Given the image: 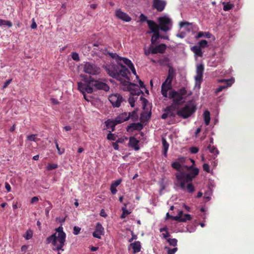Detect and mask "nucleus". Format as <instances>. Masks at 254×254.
<instances>
[{
	"label": "nucleus",
	"instance_id": "obj_34",
	"mask_svg": "<svg viewBox=\"0 0 254 254\" xmlns=\"http://www.w3.org/2000/svg\"><path fill=\"white\" fill-rule=\"evenodd\" d=\"M33 235V231L31 229H29L28 230H27V231L26 232L25 234H24L23 235V237L26 240H28L31 239L32 238Z\"/></svg>",
	"mask_w": 254,
	"mask_h": 254
},
{
	"label": "nucleus",
	"instance_id": "obj_4",
	"mask_svg": "<svg viewBox=\"0 0 254 254\" xmlns=\"http://www.w3.org/2000/svg\"><path fill=\"white\" fill-rule=\"evenodd\" d=\"M196 106L192 103H188L185 106L177 112V115L183 119L190 117L196 111Z\"/></svg>",
	"mask_w": 254,
	"mask_h": 254
},
{
	"label": "nucleus",
	"instance_id": "obj_45",
	"mask_svg": "<svg viewBox=\"0 0 254 254\" xmlns=\"http://www.w3.org/2000/svg\"><path fill=\"white\" fill-rule=\"evenodd\" d=\"M226 83H227V85H221V86H219L218 87V88H217L216 89V93H218V92H221L224 89L226 88V87H227L228 86V80H226L225 81Z\"/></svg>",
	"mask_w": 254,
	"mask_h": 254
},
{
	"label": "nucleus",
	"instance_id": "obj_30",
	"mask_svg": "<svg viewBox=\"0 0 254 254\" xmlns=\"http://www.w3.org/2000/svg\"><path fill=\"white\" fill-rule=\"evenodd\" d=\"M212 36V35L209 33V32H202L200 31L198 33L197 36H196L195 38L196 39H198L201 38L202 37H204L206 38H210Z\"/></svg>",
	"mask_w": 254,
	"mask_h": 254
},
{
	"label": "nucleus",
	"instance_id": "obj_47",
	"mask_svg": "<svg viewBox=\"0 0 254 254\" xmlns=\"http://www.w3.org/2000/svg\"><path fill=\"white\" fill-rule=\"evenodd\" d=\"M151 116V112H146L141 114V117L145 118L146 120H148L150 119Z\"/></svg>",
	"mask_w": 254,
	"mask_h": 254
},
{
	"label": "nucleus",
	"instance_id": "obj_37",
	"mask_svg": "<svg viewBox=\"0 0 254 254\" xmlns=\"http://www.w3.org/2000/svg\"><path fill=\"white\" fill-rule=\"evenodd\" d=\"M209 151L213 153L214 155L216 156L219 153V151L214 146H211V145H209L207 147Z\"/></svg>",
	"mask_w": 254,
	"mask_h": 254
},
{
	"label": "nucleus",
	"instance_id": "obj_58",
	"mask_svg": "<svg viewBox=\"0 0 254 254\" xmlns=\"http://www.w3.org/2000/svg\"><path fill=\"white\" fill-rule=\"evenodd\" d=\"M168 90L161 89V94L164 97H167Z\"/></svg>",
	"mask_w": 254,
	"mask_h": 254
},
{
	"label": "nucleus",
	"instance_id": "obj_12",
	"mask_svg": "<svg viewBox=\"0 0 254 254\" xmlns=\"http://www.w3.org/2000/svg\"><path fill=\"white\" fill-rule=\"evenodd\" d=\"M204 69V65L202 64H199L197 65L196 70V74L195 76V80L196 85H198L199 87H200V84L202 81Z\"/></svg>",
	"mask_w": 254,
	"mask_h": 254
},
{
	"label": "nucleus",
	"instance_id": "obj_38",
	"mask_svg": "<svg viewBox=\"0 0 254 254\" xmlns=\"http://www.w3.org/2000/svg\"><path fill=\"white\" fill-rule=\"evenodd\" d=\"M223 10L224 11H229L234 7V4L230 3L223 2Z\"/></svg>",
	"mask_w": 254,
	"mask_h": 254
},
{
	"label": "nucleus",
	"instance_id": "obj_44",
	"mask_svg": "<svg viewBox=\"0 0 254 254\" xmlns=\"http://www.w3.org/2000/svg\"><path fill=\"white\" fill-rule=\"evenodd\" d=\"M165 249L167 250V254H174L178 250L177 248L170 249L167 247H165Z\"/></svg>",
	"mask_w": 254,
	"mask_h": 254
},
{
	"label": "nucleus",
	"instance_id": "obj_60",
	"mask_svg": "<svg viewBox=\"0 0 254 254\" xmlns=\"http://www.w3.org/2000/svg\"><path fill=\"white\" fill-rule=\"evenodd\" d=\"M121 180H118L114 182V183H113L112 185L117 187L121 184Z\"/></svg>",
	"mask_w": 254,
	"mask_h": 254
},
{
	"label": "nucleus",
	"instance_id": "obj_17",
	"mask_svg": "<svg viewBox=\"0 0 254 254\" xmlns=\"http://www.w3.org/2000/svg\"><path fill=\"white\" fill-rule=\"evenodd\" d=\"M104 233V228L100 223L98 222L95 227V230L93 233V236L96 238L100 239L101 236Z\"/></svg>",
	"mask_w": 254,
	"mask_h": 254
},
{
	"label": "nucleus",
	"instance_id": "obj_40",
	"mask_svg": "<svg viewBox=\"0 0 254 254\" xmlns=\"http://www.w3.org/2000/svg\"><path fill=\"white\" fill-rule=\"evenodd\" d=\"M171 166L175 169L178 171H180L182 165L179 162H173L171 164Z\"/></svg>",
	"mask_w": 254,
	"mask_h": 254
},
{
	"label": "nucleus",
	"instance_id": "obj_35",
	"mask_svg": "<svg viewBox=\"0 0 254 254\" xmlns=\"http://www.w3.org/2000/svg\"><path fill=\"white\" fill-rule=\"evenodd\" d=\"M172 88V83L170 81L165 80L162 83L161 89H166L169 90Z\"/></svg>",
	"mask_w": 254,
	"mask_h": 254
},
{
	"label": "nucleus",
	"instance_id": "obj_15",
	"mask_svg": "<svg viewBox=\"0 0 254 254\" xmlns=\"http://www.w3.org/2000/svg\"><path fill=\"white\" fill-rule=\"evenodd\" d=\"M93 46L96 48H94L95 50H99L102 53L105 55H108L112 58H115V57L117 56V54L116 53H113L112 52H110L108 51L106 47H104L102 45H99L98 44L94 43L93 44Z\"/></svg>",
	"mask_w": 254,
	"mask_h": 254
},
{
	"label": "nucleus",
	"instance_id": "obj_23",
	"mask_svg": "<svg viewBox=\"0 0 254 254\" xmlns=\"http://www.w3.org/2000/svg\"><path fill=\"white\" fill-rule=\"evenodd\" d=\"M138 143L139 141L133 136L130 137L129 139V146L133 148L135 150H138L139 149Z\"/></svg>",
	"mask_w": 254,
	"mask_h": 254
},
{
	"label": "nucleus",
	"instance_id": "obj_56",
	"mask_svg": "<svg viewBox=\"0 0 254 254\" xmlns=\"http://www.w3.org/2000/svg\"><path fill=\"white\" fill-rule=\"evenodd\" d=\"M190 153L192 154H195L198 152V148L194 146L190 147Z\"/></svg>",
	"mask_w": 254,
	"mask_h": 254
},
{
	"label": "nucleus",
	"instance_id": "obj_25",
	"mask_svg": "<svg viewBox=\"0 0 254 254\" xmlns=\"http://www.w3.org/2000/svg\"><path fill=\"white\" fill-rule=\"evenodd\" d=\"M129 119V115H128V113H123L120 114L116 119V122L117 123L121 124L125 121L128 120Z\"/></svg>",
	"mask_w": 254,
	"mask_h": 254
},
{
	"label": "nucleus",
	"instance_id": "obj_27",
	"mask_svg": "<svg viewBox=\"0 0 254 254\" xmlns=\"http://www.w3.org/2000/svg\"><path fill=\"white\" fill-rule=\"evenodd\" d=\"M130 246L133 250V253L136 254L139 252L141 250V243L139 241H135L130 244Z\"/></svg>",
	"mask_w": 254,
	"mask_h": 254
},
{
	"label": "nucleus",
	"instance_id": "obj_51",
	"mask_svg": "<svg viewBox=\"0 0 254 254\" xmlns=\"http://www.w3.org/2000/svg\"><path fill=\"white\" fill-rule=\"evenodd\" d=\"M80 230H81V228L80 227L75 226L73 228V233L75 235H78L79 233Z\"/></svg>",
	"mask_w": 254,
	"mask_h": 254
},
{
	"label": "nucleus",
	"instance_id": "obj_24",
	"mask_svg": "<svg viewBox=\"0 0 254 254\" xmlns=\"http://www.w3.org/2000/svg\"><path fill=\"white\" fill-rule=\"evenodd\" d=\"M105 124L107 129L111 128V131H114L115 130L116 126L119 124V123H117V122H116V119L114 121L108 120L105 122Z\"/></svg>",
	"mask_w": 254,
	"mask_h": 254
},
{
	"label": "nucleus",
	"instance_id": "obj_54",
	"mask_svg": "<svg viewBox=\"0 0 254 254\" xmlns=\"http://www.w3.org/2000/svg\"><path fill=\"white\" fill-rule=\"evenodd\" d=\"M129 68L130 69V70H131L132 73L135 75L136 76V78H138V76L136 75V70H135V69L134 68V66L133 65V64H131L129 67Z\"/></svg>",
	"mask_w": 254,
	"mask_h": 254
},
{
	"label": "nucleus",
	"instance_id": "obj_64",
	"mask_svg": "<svg viewBox=\"0 0 254 254\" xmlns=\"http://www.w3.org/2000/svg\"><path fill=\"white\" fill-rule=\"evenodd\" d=\"M28 249V246L27 245H23L21 248V250L23 252H26Z\"/></svg>",
	"mask_w": 254,
	"mask_h": 254
},
{
	"label": "nucleus",
	"instance_id": "obj_5",
	"mask_svg": "<svg viewBox=\"0 0 254 254\" xmlns=\"http://www.w3.org/2000/svg\"><path fill=\"white\" fill-rule=\"evenodd\" d=\"M147 25L150 31H148V34L153 33L151 37V42L152 45H155L158 42V40L161 38L159 30L156 28V22L153 20H148Z\"/></svg>",
	"mask_w": 254,
	"mask_h": 254
},
{
	"label": "nucleus",
	"instance_id": "obj_22",
	"mask_svg": "<svg viewBox=\"0 0 254 254\" xmlns=\"http://www.w3.org/2000/svg\"><path fill=\"white\" fill-rule=\"evenodd\" d=\"M143 128V125L140 123H131L127 126V131L129 130H140Z\"/></svg>",
	"mask_w": 254,
	"mask_h": 254
},
{
	"label": "nucleus",
	"instance_id": "obj_48",
	"mask_svg": "<svg viewBox=\"0 0 254 254\" xmlns=\"http://www.w3.org/2000/svg\"><path fill=\"white\" fill-rule=\"evenodd\" d=\"M71 58L72 59L76 61H79V57L78 54L76 52H73L71 53Z\"/></svg>",
	"mask_w": 254,
	"mask_h": 254
},
{
	"label": "nucleus",
	"instance_id": "obj_20",
	"mask_svg": "<svg viewBox=\"0 0 254 254\" xmlns=\"http://www.w3.org/2000/svg\"><path fill=\"white\" fill-rule=\"evenodd\" d=\"M187 94V91L185 87H182L178 91L172 90L169 93V98H173L177 95H179L182 97Z\"/></svg>",
	"mask_w": 254,
	"mask_h": 254
},
{
	"label": "nucleus",
	"instance_id": "obj_61",
	"mask_svg": "<svg viewBox=\"0 0 254 254\" xmlns=\"http://www.w3.org/2000/svg\"><path fill=\"white\" fill-rule=\"evenodd\" d=\"M31 28L32 29H34L37 28V24H36V22L35 21L34 18L32 20V23L31 25Z\"/></svg>",
	"mask_w": 254,
	"mask_h": 254
},
{
	"label": "nucleus",
	"instance_id": "obj_31",
	"mask_svg": "<svg viewBox=\"0 0 254 254\" xmlns=\"http://www.w3.org/2000/svg\"><path fill=\"white\" fill-rule=\"evenodd\" d=\"M210 112L207 110L205 111L203 113V117H204V121L205 122V124L206 126H208L210 123Z\"/></svg>",
	"mask_w": 254,
	"mask_h": 254
},
{
	"label": "nucleus",
	"instance_id": "obj_36",
	"mask_svg": "<svg viewBox=\"0 0 254 254\" xmlns=\"http://www.w3.org/2000/svg\"><path fill=\"white\" fill-rule=\"evenodd\" d=\"M128 115H129V119H131L132 121H135L138 119V115L135 111L129 112Z\"/></svg>",
	"mask_w": 254,
	"mask_h": 254
},
{
	"label": "nucleus",
	"instance_id": "obj_55",
	"mask_svg": "<svg viewBox=\"0 0 254 254\" xmlns=\"http://www.w3.org/2000/svg\"><path fill=\"white\" fill-rule=\"evenodd\" d=\"M129 103L131 107L134 106V103L135 102V99L133 97H129L128 99Z\"/></svg>",
	"mask_w": 254,
	"mask_h": 254
},
{
	"label": "nucleus",
	"instance_id": "obj_16",
	"mask_svg": "<svg viewBox=\"0 0 254 254\" xmlns=\"http://www.w3.org/2000/svg\"><path fill=\"white\" fill-rule=\"evenodd\" d=\"M127 88L130 94L132 95L138 96L141 93L143 94V92L140 89L139 86L136 84L129 82Z\"/></svg>",
	"mask_w": 254,
	"mask_h": 254
},
{
	"label": "nucleus",
	"instance_id": "obj_14",
	"mask_svg": "<svg viewBox=\"0 0 254 254\" xmlns=\"http://www.w3.org/2000/svg\"><path fill=\"white\" fill-rule=\"evenodd\" d=\"M167 4V2L164 0H153L152 7L154 9L157 10L158 12L163 11Z\"/></svg>",
	"mask_w": 254,
	"mask_h": 254
},
{
	"label": "nucleus",
	"instance_id": "obj_49",
	"mask_svg": "<svg viewBox=\"0 0 254 254\" xmlns=\"http://www.w3.org/2000/svg\"><path fill=\"white\" fill-rule=\"evenodd\" d=\"M12 80V78H10V79H9L8 80H6L4 82L3 86H2V89H4L6 88L8 86V85L11 82Z\"/></svg>",
	"mask_w": 254,
	"mask_h": 254
},
{
	"label": "nucleus",
	"instance_id": "obj_46",
	"mask_svg": "<svg viewBox=\"0 0 254 254\" xmlns=\"http://www.w3.org/2000/svg\"><path fill=\"white\" fill-rule=\"evenodd\" d=\"M57 167H58L57 164L52 163V164H49L47 166L46 168H47V170L51 171V170H54V169L57 168Z\"/></svg>",
	"mask_w": 254,
	"mask_h": 254
},
{
	"label": "nucleus",
	"instance_id": "obj_42",
	"mask_svg": "<svg viewBox=\"0 0 254 254\" xmlns=\"http://www.w3.org/2000/svg\"><path fill=\"white\" fill-rule=\"evenodd\" d=\"M207 41L205 40H200L198 43V46L200 47V48H204L207 46Z\"/></svg>",
	"mask_w": 254,
	"mask_h": 254
},
{
	"label": "nucleus",
	"instance_id": "obj_26",
	"mask_svg": "<svg viewBox=\"0 0 254 254\" xmlns=\"http://www.w3.org/2000/svg\"><path fill=\"white\" fill-rule=\"evenodd\" d=\"M176 76V71L175 69L171 66H169V68L168 70V76L166 80L170 81L172 83L173 78Z\"/></svg>",
	"mask_w": 254,
	"mask_h": 254
},
{
	"label": "nucleus",
	"instance_id": "obj_1",
	"mask_svg": "<svg viewBox=\"0 0 254 254\" xmlns=\"http://www.w3.org/2000/svg\"><path fill=\"white\" fill-rule=\"evenodd\" d=\"M189 173L185 172H180L176 174V180L175 182V185L180 187L183 190H187L189 193H192L194 192L195 189L191 182L199 173V170L197 168H194L193 165L188 167Z\"/></svg>",
	"mask_w": 254,
	"mask_h": 254
},
{
	"label": "nucleus",
	"instance_id": "obj_28",
	"mask_svg": "<svg viewBox=\"0 0 254 254\" xmlns=\"http://www.w3.org/2000/svg\"><path fill=\"white\" fill-rule=\"evenodd\" d=\"M191 51L195 54V55L198 57H202L203 53L201 49L197 45L194 46L190 48Z\"/></svg>",
	"mask_w": 254,
	"mask_h": 254
},
{
	"label": "nucleus",
	"instance_id": "obj_41",
	"mask_svg": "<svg viewBox=\"0 0 254 254\" xmlns=\"http://www.w3.org/2000/svg\"><path fill=\"white\" fill-rule=\"evenodd\" d=\"M167 241L169 243L170 245L172 246H176L177 244L178 241L176 239H171L168 238L167 239Z\"/></svg>",
	"mask_w": 254,
	"mask_h": 254
},
{
	"label": "nucleus",
	"instance_id": "obj_3",
	"mask_svg": "<svg viewBox=\"0 0 254 254\" xmlns=\"http://www.w3.org/2000/svg\"><path fill=\"white\" fill-rule=\"evenodd\" d=\"M158 24L156 23L155 27L159 30L167 32L172 29L173 22L171 18L165 15L159 17L157 19Z\"/></svg>",
	"mask_w": 254,
	"mask_h": 254
},
{
	"label": "nucleus",
	"instance_id": "obj_18",
	"mask_svg": "<svg viewBox=\"0 0 254 254\" xmlns=\"http://www.w3.org/2000/svg\"><path fill=\"white\" fill-rule=\"evenodd\" d=\"M167 46L164 44H161L156 46L154 48L152 49L151 47L149 48V50H151V53L152 54H156L157 53L163 54L166 50Z\"/></svg>",
	"mask_w": 254,
	"mask_h": 254
},
{
	"label": "nucleus",
	"instance_id": "obj_29",
	"mask_svg": "<svg viewBox=\"0 0 254 254\" xmlns=\"http://www.w3.org/2000/svg\"><path fill=\"white\" fill-rule=\"evenodd\" d=\"M114 59H116L117 60V62H119V61H122L125 64H126L128 67L133 64L131 62L130 60L126 58H123L120 57L119 55H117V56L115 57Z\"/></svg>",
	"mask_w": 254,
	"mask_h": 254
},
{
	"label": "nucleus",
	"instance_id": "obj_63",
	"mask_svg": "<svg viewBox=\"0 0 254 254\" xmlns=\"http://www.w3.org/2000/svg\"><path fill=\"white\" fill-rule=\"evenodd\" d=\"M39 200V198L37 196H34L32 198H31V203H33L35 202H37Z\"/></svg>",
	"mask_w": 254,
	"mask_h": 254
},
{
	"label": "nucleus",
	"instance_id": "obj_8",
	"mask_svg": "<svg viewBox=\"0 0 254 254\" xmlns=\"http://www.w3.org/2000/svg\"><path fill=\"white\" fill-rule=\"evenodd\" d=\"M90 86L91 88L94 90H103L105 91L109 90V86L104 82L98 80L90 79Z\"/></svg>",
	"mask_w": 254,
	"mask_h": 254
},
{
	"label": "nucleus",
	"instance_id": "obj_19",
	"mask_svg": "<svg viewBox=\"0 0 254 254\" xmlns=\"http://www.w3.org/2000/svg\"><path fill=\"white\" fill-rule=\"evenodd\" d=\"M116 17L126 22H129L131 20V17L126 13L123 12L120 9L116 11Z\"/></svg>",
	"mask_w": 254,
	"mask_h": 254
},
{
	"label": "nucleus",
	"instance_id": "obj_50",
	"mask_svg": "<svg viewBox=\"0 0 254 254\" xmlns=\"http://www.w3.org/2000/svg\"><path fill=\"white\" fill-rule=\"evenodd\" d=\"M139 19L141 22L146 21V22L147 23V21L149 20V19H147V16H146L143 14H140V15L139 16Z\"/></svg>",
	"mask_w": 254,
	"mask_h": 254
},
{
	"label": "nucleus",
	"instance_id": "obj_9",
	"mask_svg": "<svg viewBox=\"0 0 254 254\" xmlns=\"http://www.w3.org/2000/svg\"><path fill=\"white\" fill-rule=\"evenodd\" d=\"M166 216L168 218H171L172 220L182 222H186L187 220H190L191 219V216L190 214H186L183 216V211H180L178 215L175 216L170 215L169 213H167Z\"/></svg>",
	"mask_w": 254,
	"mask_h": 254
},
{
	"label": "nucleus",
	"instance_id": "obj_59",
	"mask_svg": "<svg viewBox=\"0 0 254 254\" xmlns=\"http://www.w3.org/2000/svg\"><path fill=\"white\" fill-rule=\"evenodd\" d=\"M5 188L7 192H10L11 191V187L7 182L5 183Z\"/></svg>",
	"mask_w": 254,
	"mask_h": 254
},
{
	"label": "nucleus",
	"instance_id": "obj_52",
	"mask_svg": "<svg viewBox=\"0 0 254 254\" xmlns=\"http://www.w3.org/2000/svg\"><path fill=\"white\" fill-rule=\"evenodd\" d=\"M36 134H31L27 136V139L31 141H35Z\"/></svg>",
	"mask_w": 254,
	"mask_h": 254
},
{
	"label": "nucleus",
	"instance_id": "obj_2",
	"mask_svg": "<svg viewBox=\"0 0 254 254\" xmlns=\"http://www.w3.org/2000/svg\"><path fill=\"white\" fill-rule=\"evenodd\" d=\"M60 222L61 224L58 228L55 229V233L46 239L47 244L52 243L54 246L53 250L58 251V254H61L59 252L60 250L64 251V249H63L64 247V230L62 227L64 218H62Z\"/></svg>",
	"mask_w": 254,
	"mask_h": 254
},
{
	"label": "nucleus",
	"instance_id": "obj_13",
	"mask_svg": "<svg viewBox=\"0 0 254 254\" xmlns=\"http://www.w3.org/2000/svg\"><path fill=\"white\" fill-rule=\"evenodd\" d=\"M78 88L83 94L86 92L88 93H92L93 92V89L90 86V80L86 83H78Z\"/></svg>",
	"mask_w": 254,
	"mask_h": 254
},
{
	"label": "nucleus",
	"instance_id": "obj_32",
	"mask_svg": "<svg viewBox=\"0 0 254 254\" xmlns=\"http://www.w3.org/2000/svg\"><path fill=\"white\" fill-rule=\"evenodd\" d=\"M162 145L163 148L164 155L165 157L167 156V151L169 148V144L167 142L166 140L164 138H162Z\"/></svg>",
	"mask_w": 254,
	"mask_h": 254
},
{
	"label": "nucleus",
	"instance_id": "obj_6",
	"mask_svg": "<svg viewBox=\"0 0 254 254\" xmlns=\"http://www.w3.org/2000/svg\"><path fill=\"white\" fill-rule=\"evenodd\" d=\"M120 63L118 64H107L103 66L104 69L107 74L111 77L119 80V75L118 72L119 71Z\"/></svg>",
	"mask_w": 254,
	"mask_h": 254
},
{
	"label": "nucleus",
	"instance_id": "obj_11",
	"mask_svg": "<svg viewBox=\"0 0 254 254\" xmlns=\"http://www.w3.org/2000/svg\"><path fill=\"white\" fill-rule=\"evenodd\" d=\"M109 100L114 107H119L124 101L123 97L119 94H112L109 96Z\"/></svg>",
	"mask_w": 254,
	"mask_h": 254
},
{
	"label": "nucleus",
	"instance_id": "obj_53",
	"mask_svg": "<svg viewBox=\"0 0 254 254\" xmlns=\"http://www.w3.org/2000/svg\"><path fill=\"white\" fill-rule=\"evenodd\" d=\"M203 169L207 173L210 172L209 165L207 163H204L203 165Z\"/></svg>",
	"mask_w": 254,
	"mask_h": 254
},
{
	"label": "nucleus",
	"instance_id": "obj_57",
	"mask_svg": "<svg viewBox=\"0 0 254 254\" xmlns=\"http://www.w3.org/2000/svg\"><path fill=\"white\" fill-rule=\"evenodd\" d=\"M110 190L112 194H115L116 193L117 190L116 189V187L113 186L111 184V187H110Z\"/></svg>",
	"mask_w": 254,
	"mask_h": 254
},
{
	"label": "nucleus",
	"instance_id": "obj_33",
	"mask_svg": "<svg viewBox=\"0 0 254 254\" xmlns=\"http://www.w3.org/2000/svg\"><path fill=\"white\" fill-rule=\"evenodd\" d=\"M12 26V23L10 21L5 20L2 19H0V26H7L8 28L11 27Z\"/></svg>",
	"mask_w": 254,
	"mask_h": 254
},
{
	"label": "nucleus",
	"instance_id": "obj_7",
	"mask_svg": "<svg viewBox=\"0 0 254 254\" xmlns=\"http://www.w3.org/2000/svg\"><path fill=\"white\" fill-rule=\"evenodd\" d=\"M83 71L88 74L97 75L100 73V68L94 64L86 62L83 64Z\"/></svg>",
	"mask_w": 254,
	"mask_h": 254
},
{
	"label": "nucleus",
	"instance_id": "obj_10",
	"mask_svg": "<svg viewBox=\"0 0 254 254\" xmlns=\"http://www.w3.org/2000/svg\"><path fill=\"white\" fill-rule=\"evenodd\" d=\"M169 98L173 99L172 104L170 106L166 107L165 111H170L172 109H175L176 106L182 105L185 102V98L179 95H177L173 98Z\"/></svg>",
	"mask_w": 254,
	"mask_h": 254
},
{
	"label": "nucleus",
	"instance_id": "obj_43",
	"mask_svg": "<svg viewBox=\"0 0 254 254\" xmlns=\"http://www.w3.org/2000/svg\"><path fill=\"white\" fill-rule=\"evenodd\" d=\"M109 132L110 133L108 134L107 138L110 140L115 141L117 136L114 133H112L111 131H109Z\"/></svg>",
	"mask_w": 254,
	"mask_h": 254
},
{
	"label": "nucleus",
	"instance_id": "obj_62",
	"mask_svg": "<svg viewBox=\"0 0 254 254\" xmlns=\"http://www.w3.org/2000/svg\"><path fill=\"white\" fill-rule=\"evenodd\" d=\"M138 80L139 86L140 88H145V86L143 81H142L139 78H137Z\"/></svg>",
	"mask_w": 254,
	"mask_h": 254
},
{
	"label": "nucleus",
	"instance_id": "obj_21",
	"mask_svg": "<svg viewBox=\"0 0 254 254\" xmlns=\"http://www.w3.org/2000/svg\"><path fill=\"white\" fill-rule=\"evenodd\" d=\"M118 74L119 75V79L120 78V76L122 75L123 77H125L127 79H129L128 76V74H130L129 71L126 66L124 65L121 63L120 64V68Z\"/></svg>",
	"mask_w": 254,
	"mask_h": 254
},
{
	"label": "nucleus",
	"instance_id": "obj_39",
	"mask_svg": "<svg viewBox=\"0 0 254 254\" xmlns=\"http://www.w3.org/2000/svg\"><path fill=\"white\" fill-rule=\"evenodd\" d=\"M122 210L123 211V213L121 215V218L122 219L125 218L127 215H129L131 213L130 211L127 210L125 207H122Z\"/></svg>",
	"mask_w": 254,
	"mask_h": 254
}]
</instances>
